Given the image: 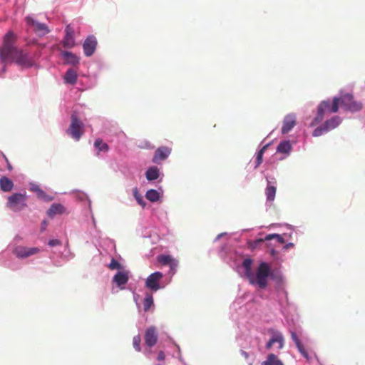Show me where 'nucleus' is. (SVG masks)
I'll use <instances>...</instances> for the list:
<instances>
[{"label":"nucleus","mask_w":365,"mask_h":365,"mask_svg":"<svg viewBox=\"0 0 365 365\" xmlns=\"http://www.w3.org/2000/svg\"><path fill=\"white\" fill-rule=\"evenodd\" d=\"M39 252L40 249L38 247H26L23 246H18L14 250V253L18 258H26L38 254Z\"/></svg>","instance_id":"9d476101"},{"label":"nucleus","mask_w":365,"mask_h":365,"mask_svg":"<svg viewBox=\"0 0 365 365\" xmlns=\"http://www.w3.org/2000/svg\"><path fill=\"white\" fill-rule=\"evenodd\" d=\"M140 342L141 338L140 335H136L133 338V345L137 351H140L141 350Z\"/></svg>","instance_id":"f704fd0d"},{"label":"nucleus","mask_w":365,"mask_h":365,"mask_svg":"<svg viewBox=\"0 0 365 365\" xmlns=\"http://www.w3.org/2000/svg\"><path fill=\"white\" fill-rule=\"evenodd\" d=\"M163 277V274L160 272H155L150 274L145 280V287L153 292L159 290L161 288L160 282Z\"/></svg>","instance_id":"0eeeda50"},{"label":"nucleus","mask_w":365,"mask_h":365,"mask_svg":"<svg viewBox=\"0 0 365 365\" xmlns=\"http://www.w3.org/2000/svg\"><path fill=\"white\" fill-rule=\"evenodd\" d=\"M65 34L62 44L65 48H71L75 46V38L74 29L70 24L66 26Z\"/></svg>","instance_id":"f8f14e48"},{"label":"nucleus","mask_w":365,"mask_h":365,"mask_svg":"<svg viewBox=\"0 0 365 365\" xmlns=\"http://www.w3.org/2000/svg\"><path fill=\"white\" fill-rule=\"evenodd\" d=\"M47 225H48V222L46 220H43L41 222V231H44L46 229Z\"/></svg>","instance_id":"37998d69"},{"label":"nucleus","mask_w":365,"mask_h":365,"mask_svg":"<svg viewBox=\"0 0 365 365\" xmlns=\"http://www.w3.org/2000/svg\"><path fill=\"white\" fill-rule=\"evenodd\" d=\"M128 274L124 272H117L113 277V282H115L118 287L125 284L128 282Z\"/></svg>","instance_id":"6ab92c4d"},{"label":"nucleus","mask_w":365,"mask_h":365,"mask_svg":"<svg viewBox=\"0 0 365 365\" xmlns=\"http://www.w3.org/2000/svg\"><path fill=\"white\" fill-rule=\"evenodd\" d=\"M143 309L145 312H148L151 307L153 306V295L150 293L145 294V297L143 300Z\"/></svg>","instance_id":"7c9ffc66"},{"label":"nucleus","mask_w":365,"mask_h":365,"mask_svg":"<svg viewBox=\"0 0 365 365\" xmlns=\"http://www.w3.org/2000/svg\"><path fill=\"white\" fill-rule=\"evenodd\" d=\"M277 188L274 185H272L269 182H268L267 186L265 190V195L267 197V200L268 201L272 202L274 200L276 195Z\"/></svg>","instance_id":"bb28decb"},{"label":"nucleus","mask_w":365,"mask_h":365,"mask_svg":"<svg viewBox=\"0 0 365 365\" xmlns=\"http://www.w3.org/2000/svg\"><path fill=\"white\" fill-rule=\"evenodd\" d=\"M158 261L163 265H169L171 270H175L178 265V262L170 255H159Z\"/></svg>","instance_id":"dca6fc26"},{"label":"nucleus","mask_w":365,"mask_h":365,"mask_svg":"<svg viewBox=\"0 0 365 365\" xmlns=\"http://www.w3.org/2000/svg\"><path fill=\"white\" fill-rule=\"evenodd\" d=\"M65 81L69 84H75L77 81L76 71L70 68L68 69L64 76Z\"/></svg>","instance_id":"a878e982"},{"label":"nucleus","mask_w":365,"mask_h":365,"mask_svg":"<svg viewBox=\"0 0 365 365\" xmlns=\"http://www.w3.org/2000/svg\"><path fill=\"white\" fill-rule=\"evenodd\" d=\"M66 133L77 141L80 140L84 133L83 123L74 114L71 115V125L66 130Z\"/></svg>","instance_id":"39448f33"},{"label":"nucleus","mask_w":365,"mask_h":365,"mask_svg":"<svg viewBox=\"0 0 365 365\" xmlns=\"http://www.w3.org/2000/svg\"><path fill=\"white\" fill-rule=\"evenodd\" d=\"M271 338L266 344V348L270 349L274 344H278V349H282L284 347V339L282 334L274 329H269Z\"/></svg>","instance_id":"6e6552de"},{"label":"nucleus","mask_w":365,"mask_h":365,"mask_svg":"<svg viewBox=\"0 0 365 365\" xmlns=\"http://www.w3.org/2000/svg\"><path fill=\"white\" fill-rule=\"evenodd\" d=\"M338 99L339 106H341V107L346 111L357 112L362 109V103L355 101L351 94H342L340 97H338Z\"/></svg>","instance_id":"20e7f679"},{"label":"nucleus","mask_w":365,"mask_h":365,"mask_svg":"<svg viewBox=\"0 0 365 365\" xmlns=\"http://www.w3.org/2000/svg\"><path fill=\"white\" fill-rule=\"evenodd\" d=\"M172 148L168 146H161L156 149L155 151L153 162L158 164L161 161L166 160L170 155Z\"/></svg>","instance_id":"9b49d317"},{"label":"nucleus","mask_w":365,"mask_h":365,"mask_svg":"<svg viewBox=\"0 0 365 365\" xmlns=\"http://www.w3.org/2000/svg\"><path fill=\"white\" fill-rule=\"evenodd\" d=\"M325 131V126L323 124L322 126H320V127H318L317 128L314 132H313V135L315 136V137H318V136H320L322 135Z\"/></svg>","instance_id":"e433bc0d"},{"label":"nucleus","mask_w":365,"mask_h":365,"mask_svg":"<svg viewBox=\"0 0 365 365\" xmlns=\"http://www.w3.org/2000/svg\"><path fill=\"white\" fill-rule=\"evenodd\" d=\"M158 341V332L155 327H150L148 328L145 333V342L149 347H153L155 345Z\"/></svg>","instance_id":"4468645a"},{"label":"nucleus","mask_w":365,"mask_h":365,"mask_svg":"<svg viewBox=\"0 0 365 365\" xmlns=\"http://www.w3.org/2000/svg\"><path fill=\"white\" fill-rule=\"evenodd\" d=\"M26 21L28 25L32 27L34 31L39 36H44L50 31L45 24L38 22L31 17H26Z\"/></svg>","instance_id":"1a4fd4ad"},{"label":"nucleus","mask_w":365,"mask_h":365,"mask_svg":"<svg viewBox=\"0 0 365 365\" xmlns=\"http://www.w3.org/2000/svg\"><path fill=\"white\" fill-rule=\"evenodd\" d=\"M341 122V119L339 116H334L331 118L326 120L324 123L325 126V131L332 130L336 128Z\"/></svg>","instance_id":"a211bd4d"},{"label":"nucleus","mask_w":365,"mask_h":365,"mask_svg":"<svg viewBox=\"0 0 365 365\" xmlns=\"http://www.w3.org/2000/svg\"><path fill=\"white\" fill-rule=\"evenodd\" d=\"M270 273L269 266L266 262L259 264L256 274L252 273V278L248 279L251 284H257L261 289H264L267 286V277Z\"/></svg>","instance_id":"7ed1b4c3"},{"label":"nucleus","mask_w":365,"mask_h":365,"mask_svg":"<svg viewBox=\"0 0 365 365\" xmlns=\"http://www.w3.org/2000/svg\"><path fill=\"white\" fill-rule=\"evenodd\" d=\"M299 351L301 353V354L305 358L307 359V360L309 359V354L307 352V351L305 349V348L304 347V346L302 344L299 345L297 346Z\"/></svg>","instance_id":"4c0bfd02"},{"label":"nucleus","mask_w":365,"mask_h":365,"mask_svg":"<svg viewBox=\"0 0 365 365\" xmlns=\"http://www.w3.org/2000/svg\"><path fill=\"white\" fill-rule=\"evenodd\" d=\"M14 183L8 178L4 176L0 178V187L4 192H9L13 189Z\"/></svg>","instance_id":"4be33fe9"},{"label":"nucleus","mask_w":365,"mask_h":365,"mask_svg":"<svg viewBox=\"0 0 365 365\" xmlns=\"http://www.w3.org/2000/svg\"><path fill=\"white\" fill-rule=\"evenodd\" d=\"M272 239H276L277 241L281 244L284 243V240L283 237L279 234H269V235H266L264 238H260V239L257 240L255 242H256V244H259L260 242H263L265 241H269Z\"/></svg>","instance_id":"393cba45"},{"label":"nucleus","mask_w":365,"mask_h":365,"mask_svg":"<svg viewBox=\"0 0 365 365\" xmlns=\"http://www.w3.org/2000/svg\"><path fill=\"white\" fill-rule=\"evenodd\" d=\"M94 147L98 149V152L106 153L109 150V146L107 143H104L102 139L98 138L94 142ZM99 153H98V155Z\"/></svg>","instance_id":"c85d7f7f"},{"label":"nucleus","mask_w":365,"mask_h":365,"mask_svg":"<svg viewBox=\"0 0 365 365\" xmlns=\"http://www.w3.org/2000/svg\"><path fill=\"white\" fill-rule=\"evenodd\" d=\"M262 365H284L282 361L278 359L274 354H269L267 359L262 363Z\"/></svg>","instance_id":"b1692460"},{"label":"nucleus","mask_w":365,"mask_h":365,"mask_svg":"<svg viewBox=\"0 0 365 365\" xmlns=\"http://www.w3.org/2000/svg\"><path fill=\"white\" fill-rule=\"evenodd\" d=\"M148 180H154L159 177V169L155 166H152L148 169L145 173Z\"/></svg>","instance_id":"cd10ccee"},{"label":"nucleus","mask_w":365,"mask_h":365,"mask_svg":"<svg viewBox=\"0 0 365 365\" xmlns=\"http://www.w3.org/2000/svg\"><path fill=\"white\" fill-rule=\"evenodd\" d=\"M292 145L289 140L281 142L277 146V150L281 153H287L291 150Z\"/></svg>","instance_id":"c756f323"},{"label":"nucleus","mask_w":365,"mask_h":365,"mask_svg":"<svg viewBox=\"0 0 365 365\" xmlns=\"http://www.w3.org/2000/svg\"><path fill=\"white\" fill-rule=\"evenodd\" d=\"M48 245L50 247H55V246H59L61 245V242L59 240H51L48 241Z\"/></svg>","instance_id":"ea45409f"},{"label":"nucleus","mask_w":365,"mask_h":365,"mask_svg":"<svg viewBox=\"0 0 365 365\" xmlns=\"http://www.w3.org/2000/svg\"><path fill=\"white\" fill-rule=\"evenodd\" d=\"M133 196L137 200L138 203L143 207H145V202L143 200V196L138 192L137 187L134 188L133 190Z\"/></svg>","instance_id":"473e14b6"},{"label":"nucleus","mask_w":365,"mask_h":365,"mask_svg":"<svg viewBox=\"0 0 365 365\" xmlns=\"http://www.w3.org/2000/svg\"><path fill=\"white\" fill-rule=\"evenodd\" d=\"M291 338L294 341L296 346L302 344L299 339L298 338V336L295 332L291 331Z\"/></svg>","instance_id":"58836bf2"},{"label":"nucleus","mask_w":365,"mask_h":365,"mask_svg":"<svg viewBox=\"0 0 365 365\" xmlns=\"http://www.w3.org/2000/svg\"><path fill=\"white\" fill-rule=\"evenodd\" d=\"M296 115L293 113L287 115L283 120L282 133H288L296 125Z\"/></svg>","instance_id":"2eb2a0df"},{"label":"nucleus","mask_w":365,"mask_h":365,"mask_svg":"<svg viewBox=\"0 0 365 365\" xmlns=\"http://www.w3.org/2000/svg\"><path fill=\"white\" fill-rule=\"evenodd\" d=\"M339 107L338 97H334L332 101L330 100L322 101L318 106L317 115L311 123V126H314L322 121L326 114L336 113L339 110Z\"/></svg>","instance_id":"f03ea898"},{"label":"nucleus","mask_w":365,"mask_h":365,"mask_svg":"<svg viewBox=\"0 0 365 365\" xmlns=\"http://www.w3.org/2000/svg\"><path fill=\"white\" fill-rule=\"evenodd\" d=\"M16 36L13 31L6 34L3 39V46L0 48V60L3 63L15 62L23 68H30L34 64L33 59L27 53L19 50L15 46Z\"/></svg>","instance_id":"f257e3e1"},{"label":"nucleus","mask_w":365,"mask_h":365,"mask_svg":"<svg viewBox=\"0 0 365 365\" xmlns=\"http://www.w3.org/2000/svg\"><path fill=\"white\" fill-rule=\"evenodd\" d=\"M26 194L14 193L8 197L7 207L13 211H19L26 206Z\"/></svg>","instance_id":"423d86ee"},{"label":"nucleus","mask_w":365,"mask_h":365,"mask_svg":"<svg viewBox=\"0 0 365 365\" xmlns=\"http://www.w3.org/2000/svg\"><path fill=\"white\" fill-rule=\"evenodd\" d=\"M97 46V40L94 36H89L84 41L83 44V51L86 56H91L95 51Z\"/></svg>","instance_id":"ddd939ff"},{"label":"nucleus","mask_w":365,"mask_h":365,"mask_svg":"<svg viewBox=\"0 0 365 365\" xmlns=\"http://www.w3.org/2000/svg\"><path fill=\"white\" fill-rule=\"evenodd\" d=\"M1 155H2V156H3L4 159L5 160L6 163V164H7V168H8V170H12V166H11V163H9V160H8L7 157H6V156L3 153H1Z\"/></svg>","instance_id":"79ce46f5"},{"label":"nucleus","mask_w":365,"mask_h":365,"mask_svg":"<svg viewBox=\"0 0 365 365\" xmlns=\"http://www.w3.org/2000/svg\"><path fill=\"white\" fill-rule=\"evenodd\" d=\"M65 211L66 208L61 204H53L47 210V215L49 217H53L57 214H63Z\"/></svg>","instance_id":"f3484780"},{"label":"nucleus","mask_w":365,"mask_h":365,"mask_svg":"<svg viewBox=\"0 0 365 365\" xmlns=\"http://www.w3.org/2000/svg\"><path fill=\"white\" fill-rule=\"evenodd\" d=\"M145 197L150 202H156L159 200V192L153 189H150L147 191Z\"/></svg>","instance_id":"2f4dec72"},{"label":"nucleus","mask_w":365,"mask_h":365,"mask_svg":"<svg viewBox=\"0 0 365 365\" xmlns=\"http://www.w3.org/2000/svg\"><path fill=\"white\" fill-rule=\"evenodd\" d=\"M31 190L36 192L38 198L44 200L46 201H51V197H48L46 193L41 190L38 185L32 184L31 185Z\"/></svg>","instance_id":"412c9836"},{"label":"nucleus","mask_w":365,"mask_h":365,"mask_svg":"<svg viewBox=\"0 0 365 365\" xmlns=\"http://www.w3.org/2000/svg\"><path fill=\"white\" fill-rule=\"evenodd\" d=\"M108 268L111 270L119 269L121 268V264L114 258H112L110 263L108 265Z\"/></svg>","instance_id":"c9c22d12"},{"label":"nucleus","mask_w":365,"mask_h":365,"mask_svg":"<svg viewBox=\"0 0 365 365\" xmlns=\"http://www.w3.org/2000/svg\"><path fill=\"white\" fill-rule=\"evenodd\" d=\"M61 55L65 59L66 63L76 65L79 63V58L71 52L62 51Z\"/></svg>","instance_id":"aec40b11"},{"label":"nucleus","mask_w":365,"mask_h":365,"mask_svg":"<svg viewBox=\"0 0 365 365\" xmlns=\"http://www.w3.org/2000/svg\"><path fill=\"white\" fill-rule=\"evenodd\" d=\"M252 260L250 258L245 259L242 262V267L245 269V274L247 279H253L252 270Z\"/></svg>","instance_id":"5701e85b"},{"label":"nucleus","mask_w":365,"mask_h":365,"mask_svg":"<svg viewBox=\"0 0 365 365\" xmlns=\"http://www.w3.org/2000/svg\"><path fill=\"white\" fill-rule=\"evenodd\" d=\"M267 145H264L260 150L258 152L256 158V168L258 167L262 163V158L265 150L267 149Z\"/></svg>","instance_id":"72a5a7b5"},{"label":"nucleus","mask_w":365,"mask_h":365,"mask_svg":"<svg viewBox=\"0 0 365 365\" xmlns=\"http://www.w3.org/2000/svg\"><path fill=\"white\" fill-rule=\"evenodd\" d=\"M292 246V244L288 245L287 247Z\"/></svg>","instance_id":"a18cd8bd"},{"label":"nucleus","mask_w":365,"mask_h":365,"mask_svg":"<svg viewBox=\"0 0 365 365\" xmlns=\"http://www.w3.org/2000/svg\"><path fill=\"white\" fill-rule=\"evenodd\" d=\"M241 354H242V355L245 358H246V359H247V358H248V356H249V354H248L246 351H241Z\"/></svg>","instance_id":"c03bdc74"},{"label":"nucleus","mask_w":365,"mask_h":365,"mask_svg":"<svg viewBox=\"0 0 365 365\" xmlns=\"http://www.w3.org/2000/svg\"><path fill=\"white\" fill-rule=\"evenodd\" d=\"M165 359V355L163 351H160L158 354L157 359L158 361H164Z\"/></svg>","instance_id":"a19ab883"}]
</instances>
